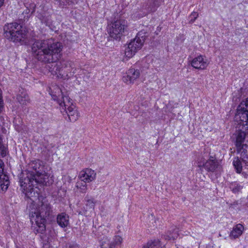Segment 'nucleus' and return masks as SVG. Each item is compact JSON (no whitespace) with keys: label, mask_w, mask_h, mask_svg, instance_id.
<instances>
[{"label":"nucleus","mask_w":248,"mask_h":248,"mask_svg":"<svg viewBox=\"0 0 248 248\" xmlns=\"http://www.w3.org/2000/svg\"><path fill=\"white\" fill-rule=\"evenodd\" d=\"M63 46L61 43L52 39L36 40L32 45V55L35 59L45 63H52L49 71L58 77L63 76L60 63H56L62 56Z\"/></svg>","instance_id":"f257e3e1"},{"label":"nucleus","mask_w":248,"mask_h":248,"mask_svg":"<svg viewBox=\"0 0 248 248\" xmlns=\"http://www.w3.org/2000/svg\"><path fill=\"white\" fill-rule=\"evenodd\" d=\"M52 208L49 203L42 202L38 209L31 211L30 213V217L32 224L34 222L36 226H33V231L35 233H43L46 231V218L52 213Z\"/></svg>","instance_id":"f03ea898"},{"label":"nucleus","mask_w":248,"mask_h":248,"mask_svg":"<svg viewBox=\"0 0 248 248\" xmlns=\"http://www.w3.org/2000/svg\"><path fill=\"white\" fill-rule=\"evenodd\" d=\"M21 21L7 23L3 27L4 35L9 41L23 45L26 43V31L23 28Z\"/></svg>","instance_id":"7ed1b4c3"},{"label":"nucleus","mask_w":248,"mask_h":248,"mask_svg":"<svg viewBox=\"0 0 248 248\" xmlns=\"http://www.w3.org/2000/svg\"><path fill=\"white\" fill-rule=\"evenodd\" d=\"M49 176L47 173H46L44 170L41 172V174L34 175L31 171H22L21 173V184H27L31 182V185L41 184L47 186L48 183Z\"/></svg>","instance_id":"20e7f679"},{"label":"nucleus","mask_w":248,"mask_h":248,"mask_svg":"<svg viewBox=\"0 0 248 248\" xmlns=\"http://www.w3.org/2000/svg\"><path fill=\"white\" fill-rule=\"evenodd\" d=\"M126 28V22L120 19L112 23L108 30V40H120Z\"/></svg>","instance_id":"39448f33"},{"label":"nucleus","mask_w":248,"mask_h":248,"mask_svg":"<svg viewBox=\"0 0 248 248\" xmlns=\"http://www.w3.org/2000/svg\"><path fill=\"white\" fill-rule=\"evenodd\" d=\"M50 94L53 99L56 100L59 105L64 110H66L68 106L73 105L71 102L72 100L68 96H64L61 89L58 86L54 87Z\"/></svg>","instance_id":"423d86ee"},{"label":"nucleus","mask_w":248,"mask_h":248,"mask_svg":"<svg viewBox=\"0 0 248 248\" xmlns=\"http://www.w3.org/2000/svg\"><path fill=\"white\" fill-rule=\"evenodd\" d=\"M237 113L236 119H239L240 124L248 130V97L238 106Z\"/></svg>","instance_id":"0eeeda50"},{"label":"nucleus","mask_w":248,"mask_h":248,"mask_svg":"<svg viewBox=\"0 0 248 248\" xmlns=\"http://www.w3.org/2000/svg\"><path fill=\"white\" fill-rule=\"evenodd\" d=\"M19 183L22 192L25 194L26 197L32 201H34V199L38 197L39 193L33 187L37 186V185H35V183H34V185H31V183L29 182V183L22 185L21 184V174L19 176Z\"/></svg>","instance_id":"6e6552de"},{"label":"nucleus","mask_w":248,"mask_h":248,"mask_svg":"<svg viewBox=\"0 0 248 248\" xmlns=\"http://www.w3.org/2000/svg\"><path fill=\"white\" fill-rule=\"evenodd\" d=\"M143 43L142 41L137 40L135 37L129 43L128 46L125 48V55L126 57L130 58L132 57L138 50L141 48Z\"/></svg>","instance_id":"1a4fd4ad"},{"label":"nucleus","mask_w":248,"mask_h":248,"mask_svg":"<svg viewBox=\"0 0 248 248\" xmlns=\"http://www.w3.org/2000/svg\"><path fill=\"white\" fill-rule=\"evenodd\" d=\"M41 8L38 10L36 13V16L41 21L42 24L46 26L52 24V20L51 15L49 12L44 9V7L40 6Z\"/></svg>","instance_id":"9d476101"},{"label":"nucleus","mask_w":248,"mask_h":248,"mask_svg":"<svg viewBox=\"0 0 248 248\" xmlns=\"http://www.w3.org/2000/svg\"><path fill=\"white\" fill-rule=\"evenodd\" d=\"M78 177L82 181L89 183L95 179L96 173L91 169L88 168L81 170L79 174Z\"/></svg>","instance_id":"9b49d317"},{"label":"nucleus","mask_w":248,"mask_h":248,"mask_svg":"<svg viewBox=\"0 0 248 248\" xmlns=\"http://www.w3.org/2000/svg\"><path fill=\"white\" fill-rule=\"evenodd\" d=\"M140 70L135 68L129 69L126 73V76L123 77V80L124 82L131 83L138 78L140 76Z\"/></svg>","instance_id":"f8f14e48"},{"label":"nucleus","mask_w":248,"mask_h":248,"mask_svg":"<svg viewBox=\"0 0 248 248\" xmlns=\"http://www.w3.org/2000/svg\"><path fill=\"white\" fill-rule=\"evenodd\" d=\"M122 240V238L121 236L119 235L115 236L111 241L108 239L103 241L101 244V248H117L121 244Z\"/></svg>","instance_id":"ddd939ff"},{"label":"nucleus","mask_w":248,"mask_h":248,"mask_svg":"<svg viewBox=\"0 0 248 248\" xmlns=\"http://www.w3.org/2000/svg\"><path fill=\"white\" fill-rule=\"evenodd\" d=\"M218 166V161L212 156H210L209 158L202 165H199V167H203L207 171L212 172L216 170Z\"/></svg>","instance_id":"4468645a"},{"label":"nucleus","mask_w":248,"mask_h":248,"mask_svg":"<svg viewBox=\"0 0 248 248\" xmlns=\"http://www.w3.org/2000/svg\"><path fill=\"white\" fill-rule=\"evenodd\" d=\"M43 166L42 162L40 160H35L32 161L29 164V168L24 171H31L34 175H36L41 174V172L43 170Z\"/></svg>","instance_id":"2eb2a0df"},{"label":"nucleus","mask_w":248,"mask_h":248,"mask_svg":"<svg viewBox=\"0 0 248 248\" xmlns=\"http://www.w3.org/2000/svg\"><path fill=\"white\" fill-rule=\"evenodd\" d=\"M191 66L197 69H204L208 65L206 60H205L203 56L200 55L194 58L191 62Z\"/></svg>","instance_id":"dca6fc26"},{"label":"nucleus","mask_w":248,"mask_h":248,"mask_svg":"<svg viewBox=\"0 0 248 248\" xmlns=\"http://www.w3.org/2000/svg\"><path fill=\"white\" fill-rule=\"evenodd\" d=\"M16 99L17 102L22 106H26L30 103V99L27 92L24 89L21 88L19 90L16 94Z\"/></svg>","instance_id":"f3484780"},{"label":"nucleus","mask_w":248,"mask_h":248,"mask_svg":"<svg viewBox=\"0 0 248 248\" xmlns=\"http://www.w3.org/2000/svg\"><path fill=\"white\" fill-rule=\"evenodd\" d=\"M237 151L240 154V158L242 161L248 166V146L246 144H243L240 147H237Z\"/></svg>","instance_id":"a211bd4d"},{"label":"nucleus","mask_w":248,"mask_h":248,"mask_svg":"<svg viewBox=\"0 0 248 248\" xmlns=\"http://www.w3.org/2000/svg\"><path fill=\"white\" fill-rule=\"evenodd\" d=\"M64 110L67 114L68 118L70 122H74L78 120L79 117L78 113L74 105L68 106V107L66 108V110Z\"/></svg>","instance_id":"6ab92c4d"},{"label":"nucleus","mask_w":248,"mask_h":248,"mask_svg":"<svg viewBox=\"0 0 248 248\" xmlns=\"http://www.w3.org/2000/svg\"><path fill=\"white\" fill-rule=\"evenodd\" d=\"M69 216L63 212L59 214L57 217V222L62 228H65L69 224Z\"/></svg>","instance_id":"aec40b11"},{"label":"nucleus","mask_w":248,"mask_h":248,"mask_svg":"<svg viewBox=\"0 0 248 248\" xmlns=\"http://www.w3.org/2000/svg\"><path fill=\"white\" fill-rule=\"evenodd\" d=\"M244 227L241 224H238L233 227L232 230L230 234V237L232 239L238 238L243 233Z\"/></svg>","instance_id":"412c9836"},{"label":"nucleus","mask_w":248,"mask_h":248,"mask_svg":"<svg viewBox=\"0 0 248 248\" xmlns=\"http://www.w3.org/2000/svg\"><path fill=\"white\" fill-rule=\"evenodd\" d=\"M10 182L8 176L3 171L0 175V186L2 190L7 189Z\"/></svg>","instance_id":"4be33fe9"},{"label":"nucleus","mask_w":248,"mask_h":248,"mask_svg":"<svg viewBox=\"0 0 248 248\" xmlns=\"http://www.w3.org/2000/svg\"><path fill=\"white\" fill-rule=\"evenodd\" d=\"M160 2L158 0H151L144 6V9L147 13L154 12L159 7Z\"/></svg>","instance_id":"5701e85b"},{"label":"nucleus","mask_w":248,"mask_h":248,"mask_svg":"<svg viewBox=\"0 0 248 248\" xmlns=\"http://www.w3.org/2000/svg\"><path fill=\"white\" fill-rule=\"evenodd\" d=\"M246 136V133L242 131V130L238 131L236 134V141H235V146L236 147H240L242 146L243 144L242 143L244 142Z\"/></svg>","instance_id":"b1692460"},{"label":"nucleus","mask_w":248,"mask_h":248,"mask_svg":"<svg viewBox=\"0 0 248 248\" xmlns=\"http://www.w3.org/2000/svg\"><path fill=\"white\" fill-rule=\"evenodd\" d=\"M165 246H162L159 240H155L153 241L148 242L146 245L142 248H164Z\"/></svg>","instance_id":"393cba45"},{"label":"nucleus","mask_w":248,"mask_h":248,"mask_svg":"<svg viewBox=\"0 0 248 248\" xmlns=\"http://www.w3.org/2000/svg\"><path fill=\"white\" fill-rule=\"evenodd\" d=\"M76 187L77 189V191H79L81 193H85L87 190V184L84 181L78 182L76 183Z\"/></svg>","instance_id":"a878e982"},{"label":"nucleus","mask_w":248,"mask_h":248,"mask_svg":"<svg viewBox=\"0 0 248 248\" xmlns=\"http://www.w3.org/2000/svg\"><path fill=\"white\" fill-rule=\"evenodd\" d=\"M229 187L233 193H238L243 188V186L236 182L231 183Z\"/></svg>","instance_id":"bb28decb"},{"label":"nucleus","mask_w":248,"mask_h":248,"mask_svg":"<svg viewBox=\"0 0 248 248\" xmlns=\"http://www.w3.org/2000/svg\"><path fill=\"white\" fill-rule=\"evenodd\" d=\"M148 36L149 33L144 30H142L138 33L136 38L137 40H140V41H142V43H144L146 38Z\"/></svg>","instance_id":"cd10ccee"},{"label":"nucleus","mask_w":248,"mask_h":248,"mask_svg":"<svg viewBox=\"0 0 248 248\" xmlns=\"http://www.w3.org/2000/svg\"><path fill=\"white\" fill-rule=\"evenodd\" d=\"M233 165L237 173H240L242 171V164L238 157L235 158L234 160L233 161Z\"/></svg>","instance_id":"c85d7f7f"},{"label":"nucleus","mask_w":248,"mask_h":248,"mask_svg":"<svg viewBox=\"0 0 248 248\" xmlns=\"http://www.w3.org/2000/svg\"><path fill=\"white\" fill-rule=\"evenodd\" d=\"M178 229L177 228L174 229L172 233L170 231H169L168 233H169V234L165 236V239L168 240L172 239L173 240L175 239L178 236Z\"/></svg>","instance_id":"c756f323"},{"label":"nucleus","mask_w":248,"mask_h":248,"mask_svg":"<svg viewBox=\"0 0 248 248\" xmlns=\"http://www.w3.org/2000/svg\"><path fill=\"white\" fill-rule=\"evenodd\" d=\"M85 200L86 202V206L87 208L88 207L89 209L94 208L95 202L94 201V199L93 198H92L88 195H87L85 198Z\"/></svg>","instance_id":"7c9ffc66"},{"label":"nucleus","mask_w":248,"mask_h":248,"mask_svg":"<svg viewBox=\"0 0 248 248\" xmlns=\"http://www.w3.org/2000/svg\"><path fill=\"white\" fill-rule=\"evenodd\" d=\"M199 15L197 12H193L189 16V23L192 24L198 18Z\"/></svg>","instance_id":"2f4dec72"},{"label":"nucleus","mask_w":248,"mask_h":248,"mask_svg":"<svg viewBox=\"0 0 248 248\" xmlns=\"http://www.w3.org/2000/svg\"><path fill=\"white\" fill-rule=\"evenodd\" d=\"M30 12V9L27 8L22 13V15L24 16V20H28L30 18V15H29Z\"/></svg>","instance_id":"473e14b6"},{"label":"nucleus","mask_w":248,"mask_h":248,"mask_svg":"<svg viewBox=\"0 0 248 248\" xmlns=\"http://www.w3.org/2000/svg\"><path fill=\"white\" fill-rule=\"evenodd\" d=\"M3 107V101L2 100V97L1 93V91L0 90V112L2 110V109Z\"/></svg>","instance_id":"72a5a7b5"},{"label":"nucleus","mask_w":248,"mask_h":248,"mask_svg":"<svg viewBox=\"0 0 248 248\" xmlns=\"http://www.w3.org/2000/svg\"><path fill=\"white\" fill-rule=\"evenodd\" d=\"M30 7L31 8L32 7V11L31 12V15H32L35 12V5L34 4H33L31 5Z\"/></svg>","instance_id":"f704fd0d"},{"label":"nucleus","mask_w":248,"mask_h":248,"mask_svg":"<svg viewBox=\"0 0 248 248\" xmlns=\"http://www.w3.org/2000/svg\"><path fill=\"white\" fill-rule=\"evenodd\" d=\"M4 0H0V8L3 5Z\"/></svg>","instance_id":"c9c22d12"}]
</instances>
